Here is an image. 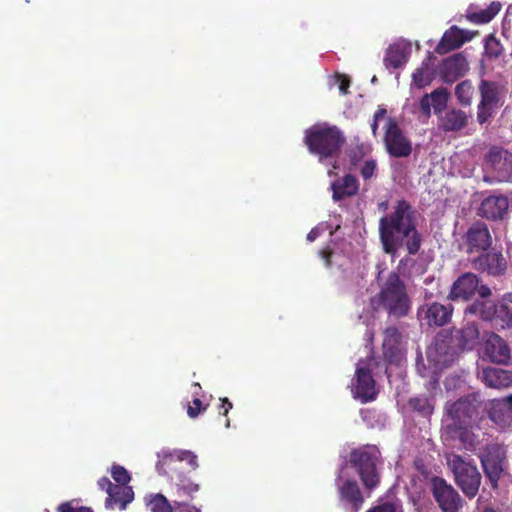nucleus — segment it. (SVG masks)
<instances>
[{"instance_id": "obj_11", "label": "nucleus", "mask_w": 512, "mask_h": 512, "mask_svg": "<svg viewBox=\"0 0 512 512\" xmlns=\"http://www.w3.org/2000/svg\"><path fill=\"white\" fill-rule=\"evenodd\" d=\"M384 129V144L389 155L395 158L408 157L412 152V143L405 136L396 121L392 118H387Z\"/></svg>"}, {"instance_id": "obj_52", "label": "nucleus", "mask_w": 512, "mask_h": 512, "mask_svg": "<svg viewBox=\"0 0 512 512\" xmlns=\"http://www.w3.org/2000/svg\"><path fill=\"white\" fill-rule=\"evenodd\" d=\"M498 402H504L505 403V407H511L512 408V394L503 398V399H500V400H497Z\"/></svg>"}, {"instance_id": "obj_30", "label": "nucleus", "mask_w": 512, "mask_h": 512, "mask_svg": "<svg viewBox=\"0 0 512 512\" xmlns=\"http://www.w3.org/2000/svg\"><path fill=\"white\" fill-rule=\"evenodd\" d=\"M467 114L458 109H452L439 118L438 126L444 132L459 131L467 124Z\"/></svg>"}, {"instance_id": "obj_60", "label": "nucleus", "mask_w": 512, "mask_h": 512, "mask_svg": "<svg viewBox=\"0 0 512 512\" xmlns=\"http://www.w3.org/2000/svg\"><path fill=\"white\" fill-rule=\"evenodd\" d=\"M376 81H377V78H376V76H374V77L372 78V83H375Z\"/></svg>"}, {"instance_id": "obj_49", "label": "nucleus", "mask_w": 512, "mask_h": 512, "mask_svg": "<svg viewBox=\"0 0 512 512\" xmlns=\"http://www.w3.org/2000/svg\"><path fill=\"white\" fill-rule=\"evenodd\" d=\"M177 505L179 508L178 512H201V509L196 506H192V505H188V504H179V503Z\"/></svg>"}, {"instance_id": "obj_12", "label": "nucleus", "mask_w": 512, "mask_h": 512, "mask_svg": "<svg viewBox=\"0 0 512 512\" xmlns=\"http://www.w3.org/2000/svg\"><path fill=\"white\" fill-rule=\"evenodd\" d=\"M430 489L443 512H457L462 506V499L458 492L443 478L432 477L430 479Z\"/></svg>"}, {"instance_id": "obj_25", "label": "nucleus", "mask_w": 512, "mask_h": 512, "mask_svg": "<svg viewBox=\"0 0 512 512\" xmlns=\"http://www.w3.org/2000/svg\"><path fill=\"white\" fill-rule=\"evenodd\" d=\"M476 269L486 271L493 276L502 275L507 268V262L502 253L490 252L480 255L474 260Z\"/></svg>"}, {"instance_id": "obj_57", "label": "nucleus", "mask_w": 512, "mask_h": 512, "mask_svg": "<svg viewBox=\"0 0 512 512\" xmlns=\"http://www.w3.org/2000/svg\"><path fill=\"white\" fill-rule=\"evenodd\" d=\"M386 205H387V204H386L385 202H382V203L379 205V207H380V208H386Z\"/></svg>"}, {"instance_id": "obj_1", "label": "nucleus", "mask_w": 512, "mask_h": 512, "mask_svg": "<svg viewBox=\"0 0 512 512\" xmlns=\"http://www.w3.org/2000/svg\"><path fill=\"white\" fill-rule=\"evenodd\" d=\"M379 450L374 445H365L352 450L350 458L339 468L335 486L341 504L351 512H358L364 502V497L354 479L357 473L366 489L372 490L379 484V473L376 463Z\"/></svg>"}, {"instance_id": "obj_23", "label": "nucleus", "mask_w": 512, "mask_h": 512, "mask_svg": "<svg viewBox=\"0 0 512 512\" xmlns=\"http://www.w3.org/2000/svg\"><path fill=\"white\" fill-rule=\"evenodd\" d=\"M466 241L470 252L488 249L492 241L487 225L474 223L466 233Z\"/></svg>"}, {"instance_id": "obj_2", "label": "nucleus", "mask_w": 512, "mask_h": 512, "mask_svg": "<svg viewBox=\"0 0 512 512\" xmlns=\"http://www.w3.org/2000/svg\"><path fill=\"white\" fill-rule=\"evenodd\" d=\"M412 214L411 206L406 201H399L394 211L379 221L380 241L392 261L403 247H406L408 254H415L420 248V235L413 223Z\"/></svg>"}, {"instance_id": "obj_13", "label": "nucleus", "mask_w": 512, "mask_h": 512, "mask_svg": "<svg viewBox=\"0 0 512 512\" xmlns=\"http://www.w3.org/2000/svg\"><path fill=\"white\" fill-rule=\"evenodd\" d=\"M452 313L451 304L427 302L417 309V319L421 327H442L451 320Z\"/></svg>"}, {"instance_id": "obj_16", "label": "nucleus", "mask_w": 512, "mask_h": 512, "mask_svg": "<svg viewBox=\"0 0 512 512\" xmlns=\"http://www.w3.org/2000/svg\"><path fill=\"white\" fill-rule=\"evenodd\" d=\"M483 358L496 364L507 365L511 351L507 343L495 333L485 334Z\"/></svg>"}, {"instance_id": "obj_54", "label": "nucleus", "mask_w": 512, "mask_h": 512, "mask_svg": "<svg viewBox=\"0 0 512 512\" xmlns=\"http://www.w3.org/2000/svg\"><path fill=\"white\" fill-rule=\"evenodd\" d=\"M366 336H367V338H368V341H372V339H373V333H372L371 331H369V330H368V331L366 332Z\"/></svg>"}, {"instance_id": "obj_55", "label": "nucleus", "mask_w": 512, "mask_h": 512, "mask_svg": "<svg viewBox=\"0 0 512 512\" xmlns=\"http://www.w3.org/2000/svg\"><path fill=\"white\" fill-rule=\"evenodd\" d=\"M483 512H497V511H496V510H494V509H493V508H491V507H486V508L484 509V511H483Z\"/></svg>"}, {"instance_id": "obj_50", "label": "nucleus", "mask_w": 512, "mask_h": 512, "mask_svg": "<svg viewBox=\"0 0 512 512\" xmlns=\"http://www.w3.org/2000/svg\"><path fill=\"white\" fill-rule=\"evenodd\" d=\"M221 401L222 404L220 409H223V414L227 415L228 412L232 409V403L227 398H223L221 399Z\"/></svg>"}, {"instance_id": "obj_45", "label": "nucleus", "mask_w": 512, "mask_h": 512, "mask_svg": "<svg viewBox=\"0 0 512 512\" xmlns=\"http://www.w3.org/2000/svg\"><path fill=\"white\" fill-rule=\"evenodd\" d=\"M367 512H399L398 507L393 503H384L382 505H378Z\"/></svg>"}, {"instance_id": "obj_17", "label": "nucleus", "mask_w": 512, "mask_h": 512, "mask_svg": "<svg viewBox=\"0 0 512 512\" xmlns=\"http://www.w3.org/2000/svg\"><path fill=\"white\" fill-rule=\"evenodd\" d=\"M98 486L102 490H106L108 497L105 505L107 508L113 509L118 505L121 510H124L128 503L134 499V492L130 486H115L107 478L103 477L98 481Z\"/></svg>"}, {"instance_id": "obj_19", "label": "nucleus", "mask_w": 512, "mask_h": 512, "mask_svg": "<svg viewBox=\"0 0 512 512\" xmlns=\"http://www.w3.org/2000/svg\"><path fill=\"white\" fill-rule=\"evenodd\" d=\"M504 459V452L498 446H490L486 453L481 456V463L485 474L490 479L493 487L500 477L503 470L502 462Z\"/></svg>"}, {"instance_id": "obj_40", "label": "nucleus", "mask_w": 512, "mask_h": 512, "mask_svg": "<svg viewBox=\"0 0 512 512\" xmlns=\"http://www.w3.org/2000/svg\"><path fill=\"white\" fill-rule=\"evenodd\" d=\"M377 162L374 159H368L360 167V175L365 181L376 177Z\"/></svg>"}, {"instance_id": "obj_58", "label": "nucleus", "mask_w": 512, "mask_h": 512, "mask_svg": "<svg viewBox=\"0 0 512 512\" xmlns=\"http://www.w3.org/2000/svg\"><path fill=\"white\" fill-rule=\"evenodd\" d=\"M385 373L387 374V378H390V374L388 373V368L385 369Z\"/></svg>"}, {"instance_id": "obj_59", "label": "nucleus", "mask_w": 512, "mask_h": 512, "mask_svg": "<svg viewBox=\"0 0 512 512\" xmlns=\"http://www.w3.org/2000/svg\"><path fill=\"white\" fill-rule=\"evenodd\" d=\"M225 426H226V428H228L230 426V421L229 420L226 421Z\"/></svg>"}, {"instance_id": "obj_36", "label": "nucleus", "mask_w": 512, "mask_h": 512, "mask_svg": "<svg viewBox=\"0 0 512 512\" xmlns=\"http://www.w3.org/2000/svg\"><path fill=\"white\" fill-rule=\"evenodd\" d=\"M411 407L424 416H429L434 410V403L432 398L428 396H417L410 400Z\"/></svg>"}, {"instance_id": "obj_31", "label": "nucleus", "mask_w": 512, "mask_h": 512, "mask_svg": "<svg viewBox=\"0 0 512 512\" xmlns=\"http://www.w3.org/2000/svg\"><path fill=\"white\" fill-rule=\"evenodd\" d=\"M331 189L333 200L338 201L355 195L359 190V184L354 176L348 174L343 179L332 182Z\"/></svg>"}, {"instance_id": "obj_4", "label": "nucleus", "mask_w": 512, "mask_h": 512, "mask_svg": "<svg viewBox=\"0 0 512 512\" xmlns=\"http://www.w3.org/2000/svg\"><path fill=\"white\" fill-rule=\"evenodd\" d=\"M475 411V406L468 399L447 403L442 419V437L445 440L459 439L466 443L469 438L466 427L470 424Z\"/></svg>"}, {"instance_id": "obj_22", "label": "nucleus", "mask_w": 512, "mask_h": 512, "mask_svg": "<svg viewBox=\"0 0 512 512\" xmlns=\"http://www.w3.org/2000/svg\"><path fill=\"white\" fill-rule=\"evenodd\" d=\"M448 99L447 89L437 88L421 98L420 109L426 117H430L432 110L435 114H439L446 108Z\"/></svg>"}, {"instance_id": "obj_46", "label": "nucleus", "mask_w": 512, "mask_h": 512, "mask_svg": "<svg viewBox=\"0 0 512 512\" xmlns=\"http://www.w3.org/2000/svg\"><path fill=\"white\" fill-rule=\"evenodd\" d=\"M321 258L324 260L326 267L331 266V258L334 256L333 251L327 247L319 252Z\"/></svg>"}, {"instance_id": "obj_38", "label": "nucleus", "mask_w": 512, "mask_h": 512, "mask_svg": "<svg viewBox=\"0 0 512 512\" xmlns=\"http://www.w3.org/2000/svg\"><path fill=\"white\" fill-rule=\"evenodd\" d=\"M111 476L117 483L116 486H128L131 477L128 471L120 465H113L111 468Z\"/></svg>"}, {"instance_id": "obj_20", "label": "nucleus", "mask_w": 512, "mask_h": 512, "mask_svg": "<svg viewBox=\"0 0 512 512\" xmlns=\"http://www.w3.org/2000/svg\"><path fill=\"white\" fill-rule=\"evenodd\" d=\"M473 37V32L460 29L457 26H452L443 34L439 44L435 48V51L438 54L447 53L453 49L459 48L464 43L470 41Z\"/></svg>"}, {"instance_id": "obj_51", "label": "nucleus", "mask_w": 512, "mask_h": 512, "mask_svg": "<svg viewBox=\"0 0 512 512\" xmlns=\"http://www.w3.org/2000/svg\"><path fill=\"white\" fill-rule=\"evenodd\" d=\"M501 298L504 300V303L509 306L512 305V292L505 293Z\"/></svg>"}, {"instance_id": "obj_34", "label": "nucleus", "mask_w": 512, "mask_h": 512, "mask_svg": "<svg viewBox=\"0 0 512 512\" xmlns=\"http://www.w3.org/2000/svg\"><path fill=\"white\" fill-rule=\"evenodd\" d=\"M480 332L475 323H467L457 332V338L464 349H473L479 343Z\"/></svg>"}, {"instance_id": "obj_18", "label": "nucleus", "mask_w": 512, "mask_h": 512, "mask_svg": "<svg viewBox=\"0 0 512 512\" xmlns=\"http://www.w3.org/2000/svg\"><path fill=\"white\" fill-rule=\"evenodd\" d=\"M468 69V61L465 56L457 53L443 60L439 68V75L445 83H453L462 77Z\"/></svg>"}, {"instance_id": "obj_48", "label": "nucleus", "mask_w": 512, "mask_h": 512, "mask_svg": "<svg viewBox=\"0 0 512 512\" xmlns=\"http://www.w3.org/2000/svg\"><path fill=\"white\" fill-rule=\"evenodd\" d=\"M479 294V296L482 298V300H485L491 295V289L488 286L485 285H478V288L476 290Z\"/></svg>"}, {"instance_id": "obj_29", "label": "nucleus", "mask_w": 512, "mask_h": 512, "mask_svg": "<svg viewBox=\"0 0 512 512\" xmlns=\"http://www.w3.org/2000/svg\"><path fill=\"white\" fill-rule=\"evenodd\" d=\"M400 334L395 327H389L384 332L383 339V354L385 360L390 364L394 361H399L401 358Z\"/></svg>"}, {"instance_id": "obj_3", "label": "nucleus", "mask_w": 512, "mask_h": 512, "mask_svg": "<svg viewBox=\"0 0 512 512\" xmlns=\"http://www.w3.org/2000/svg\"><path fill=\"white\" fill-rule=\"evenodd\" d=\"M377 279L380 283V291L370 298V305L374 311L382 307L389 315L403 317L411 309V300L408 296L406 285L397 273H390L381 281V274L384 271L381 264L377 265Z\"/></svg>"}, {"instance_id": "obj_28", "label": "nucleus", "mask_w": 512, "mask_h": 512, "mask_svg": "<svg viewBox=\"0 0 512 512\" xmlns=\"http://www.w3.org/2000/svg\"><path fill=\"white\" fill-rule=\"evenodd\" d=\"M434 56L428 53L421 66L412 74V86L418 89L428 86L435 78Z\"/></svg>"}, {"instance_id": "obj_14", "label": "nucleus", "mask_w": 512, "mask_h": 512, "mask_svg": "<svg viewBox=\"0 0 512 512\" xmlns=\"http://www.w3.org/2000/svg\"><path fill=\"white\" fill-rule=\"evenodd\" d=\"M485 165L494 172L498 182L510 181L512 177V153L500 147H492L486 155Z\"/></svg>"}, {"instance_id": "obj_9", "label": "nucleus", "mask_w": 512, "mask_h": 512, "mask_svg": "<svg viewBox=\"0 0 512 512\" xmlns=\"http://www.w3.org/2000/svg\"><path fill=\"white\" fill-rule=\"evenodd\" d=\"M373 358L359 360L356 364L355 377L352 380L351 391L353 397L362 403L373 401L376 398L377 390L375 381L371 374Z\"/></svg>"}, {"instance_id": "obj_35", "label": "nucleus", "mask_w": 512, "mask_h": 512, "mask_svg": "<svg viewBox=\"0 0 512 512\" xmlns=\"http://www.w3.org/2000/svg\"><path fill=\"white\" fill-rule=\"evenodd\" d=\"M145 502L150 512H173L171 504L162 494L148 495Z\"/></svg>"}, {"instance_id": "obj_41", "label": "nucleus", "mask_w": 512, "mask_h": 512, "mask_svg": "<svg viewBox=\"0 0 512 512\" xmlns=\"http://www.w3.org/2000/svg\"><path fill=\"white\" fill-rule=\"evenodd\" d=\"M199 490V485L189 480H182L177 484V494L179 496H192Z\"/></svg>"}, {"instance_id": "obj_7", "label": "nucleus", "mask_w": 512, "mask_h": 512, "mask_svg": "<svg viewBox=\"0 0 512 512\" xmlns=\"http://www.w3.org/2000/svg\"><path fill=\"white\" fill-rule=\"evenodd\" d=\"M465 312L490 321L495 327L502 329L512 327V308L504 303L502 298L497 304L488 300H477L468 306Z\"/></svg>"}, {"instance_id": "obj_56", "label": "nucleus", "mask_w": 512, "mask_h": 512, "mask_svg": "<svg viewBox=\"0 0 512 512\" xmlns=\"http://www.w3.org/2000/svg\"><path fill=\"white\" fill-rule=\"evenodd\" d=\"M484 180H485L486 182H488V183H492V180H491V179H489L487 176H485V177H484Z\"/></svg>"}, {"instance_id": "obj_43", "label": "nucleus", "mask_w": 512, "mask_h": 512, "mask_svg": "<svg viewBox=\"0 0 512 512\" xmlns=\"http://www.w3.org/2000/svg\"><path fill=\"white\" fill-rule=\"evenodd\" d=\"M330 229L331 227L327 223H320L308 233L307 240L309 242H313L319 237L321 233L326 231H329V235L331 236L333 232Z\"/></svg>"}, {"instance_id": "obj_5", "label": "nucleus", "mask_w": 512, "mask_h": 512, "mask_svg": "<svg viewBox=\"0 0 512 512\" xmlns=\"http://www.w3.org/2000/svg\"><path fill=\"white\" fill-rule=\"evenodd\" d=\"M450 339L438 336L427 348L426 355L428 368L424 365L421 357L417 359L416 368L422 377H429L430 384L436 386L439 372L448 367L456 357V352L450 345Z\"/></svg>"}, {"instance_id": "obj_15", "label": "nucleus", "mask_w": 512, "mask_h": 512, "mask_svg": "<svg viewBox=\"0 0 512 512\" xmlns=\"http://www.w3.org/2000/svg\"><path fill=\"white\" fill-rule=\"evenodd\" d=\"M512 206V199L504 194H492L484 198L479 206L478 214L490 220L505 219Z\"/></svg>"}, {"instance_id": "obj_39", "label": "nucleus", "mask_w": 512, "mask_h": 512, "mask_svg": "<svg viewBox=\"0 0 512 512\" xmlns=\"http://www.w3.org/2000/svg\"><path fill=\"white\" fill-rule=\"evenodd\" d=\"M193 388H194V390H193L194 399H193L192 405L189 406L187 409V414L191 418L197 417L201 413V411L205 409L204 407H202V402L198 397L199 392L201 390V386L198 383H194Z\"/></svg>"}, {"instance_id": "obj_42", "label": "nucleus", "mask_w": 512, "mask_h": 512, "mask_svg": "<svg viewBox=\"0 0 512 512\" xmlns=\"http://www.w3.org/2000/svg\"><path fill=\"white\" fill-rule=\"evenodd\" d=\"M330 86L338 85V89L341 94H346L348 92V88L350 86V80L345 75H335L329 81Z\"/></svg>"}, {"instance_id": "obj_53", "label": "nucleus", "mask_w": 512, "mask_h": 512, "mask_svg": "<svg viewBox=\"0 0 512 512\" xmlns=\"http://www.w3.org/2000/svg\"><path fill=\"white\" fill-rule=\"evenodd\" d=\"M491 44H495L496 46L498 45L496 41H492V42H490V43H487V45H486L487 53H488V54H490V55H493V56L497 57V56H498V54H499V52H498V51H491V50H490V45H491Z\"/></svg>"}, {"instance_id": "obj_44", "label": "nucleus", "mask_w": 512, "mask_h": 512, "mask_svg": "<svg viewBox=\"0 0 512 512\" xmlns=\"http://www.w3.org/2000/svg\"><path fill=\"white\" fill-rule=\"evenodd\" d=\"M386 114H387V111H386V109L384 107H378V109L374 113L373 121L371 123V129H372V133H373L374 136L377 133L379 122L381 120H385L386 121V119L388 118L386 116Z\"/></svg>"}, {"instance_id": "obj_32", "label": "nucleus", "mask_w": 512, "mask_h": 512, "mask_svg": "<svg viewBox=\"0 0 512 512\" xmlns=\"http://www.w3.org/2000/svg\"><path fill=\"white\" fill-rule=\"evenodd\" d=\"M501 7L500 2L493 1L484 8H470L467 12V18L474 24H486L500 12Z\"/></svg>"}, {"instance_id": "obj_24", "label": "nucleus", "mask_w": 512, "mask_h": 512, "mask_svg": "<svg viewBox=\"0 0 512 512\" xmlns=\"http://www.w3.org/2000/svg\"><path fill=\"white\" fill-rule=\"evenodd\" d=\"M411 54V44L406 41H398L390 45L384 57V65L387 69H397L404 66Z\"/></svg>"}, {"instance_id": "obj_27", "label": "nucleus", "mask_w": 512, "mask_h": 512, "mask_svg": "<svg viewBox=\"0 0 512 512\" xmlns=\"http://www.w3.org/2000/svg\"><path fill=\"white\" fill-rule=\"evenodd\" d=\"M486 386L501 389L512 385V371L495 367L483 368L479 374Z\"/></svg>"}, {"instance_id": "obj_26", "label": "nucleus", "mask_w": 512, "mask_h": 512, "mask_svg": "<svg viewBox=\"0 0 512 512\" xmlns=\"http://www.w3.org/2000/svg\"><path fill=\"white\" fill-rule=\"evenodd\" d=\"M478 288V277L473 273H465L453 284L449 298L451 300L471 298Z\"/></svg>"}, {"instance_id": "obj_10", "label": "nucleus", "mask_w": 512, "mask_h": 512, "mask_svg": "<svg viewBox=\"0 0 512 512\" xmlns=\"http://www.w3.org/2000/svg\"><path fill=\"white\" fill-rule=\"evenodd\" d=\"M481 101L478 105L477 118L482 124L502 105L504 97L503 87L495 82L482 80L479 86Z\"/></svg>"}, {"instance_id": "obj_6", "label": "nucleus", "mask_w": 512, "mask_h": 512, "mask_svg": "<svg viewBox=\"0 0 512 512\" xmlns=\"http://www.w3.org/2000/svg\"><path fill=\"white\" fill-rule=\"evenodd\" d=\"M343 141L344 138L339 129L326 123L316 124L305 132V143L309 151L317 155L321 162L333 157Z\"/></svg>"}, {"instance_id": "obj_8", "label": "nucleus", "mask_w": 512, "mask_h": 512, "mask_svg": "<svg viewBox=\"0 0 512 512\" xmlns=\"http://www.w3.org/2000/svg\"><path fill=\"white\" fill-rule=\"evenodd\" d=\"M447 462L462 492L467 497L473 498L478 493L481 483V475L476 466L456 454H450Z\"/></svg>"}, {"instance_id": "obj_33", "label": "nucleus", "mask_w": 512, "mask_h": 512, "mask_svg": "<svg viewBox=\"0 0 512 512\" xmlns=\"http://www.w3.org/2000/svg\"><path fill=\"white\" fill-rule=\"evenodd\" d=\"M489 417L499 427L504 428L512 423V408L505 407L504 402L495 400L492 402Z\"/></svg>"}, {"instance_id": "obj_21", "label": "nucleus", "mask_w": 512, "mask_h": 512, "mask_svg": "<svg viewBox=\"0 0 512 512\" xmlns=\"http://www.w3.org/2000/svg\"><path fill=\"white\" fill-rule=\"evenodd\" d=\"M175 461H185L193 470L198 468L197 455L194 452L183 449H162L158 453L157 469L159 473H162V468L164 466Z\"/></svg>"}, {"instance_id": "obj_37", "label": "nucleus", "mask_w": 512, "mask_h": 512, "mask_svg": "<svg viewBox=\"0 0 512 512\" xmlns=\"http://www.w3.org/2000/svg\"><path fill=\"white\" fill-rule=\"evenodd\" d=\"M474 88L468 80L462 81L455 88V95L462 105H470Z\"/></svg>"}, {"instance_id": "obj_47", "label": "nucleus", "mask_w": 512, "mask_h": 512, "mask_svg": "<svg viewBox=\"0 0 512 512\" xmlns=\"http://www.w3.org/2000/svg\"><path fill=\"white\" fill-rule=\"evenodd\" d=\"M59 509H60V512H93L90 508H86V507L73 508L69 504H62Z\"/></svg>"}]
</instances>
